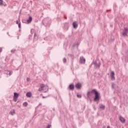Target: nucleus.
<instances>
[{
  "instance_id": "obj_3",
  "label": "nucleus",
  "mask_w": 128,
  "mask_h": 128,
  "mask_svg": "<svg viewBox=\"0 0 128 128\" xmlns=\"http://www.w3.org/2000/svg\"><path fill=\"white\" fill-rule=\"evenodd\" d=\"M80 64H86V58L84 56L80 57Z\"/></svg>"
},
{
  "instance_id": "obj_5",
  "label": "nucleus",
  "mask_w": 128,
  "mask_h": 128,
  "mask_svg": "<svg viewBox=\"0 0 128 128\" xmlns=\"http://www.w3.org/2000/svg\"><path fill=\"white\" fill-rule=\"evenodd\" d=\"M18 96L20 94L16 92H14V100L15 102H16V98H18Z\"/></svg>"
},
{
  "instance_id": "obj_31",
  "label": "nucleus",
  "mask_w": 128,
  "mask_h": 128,
  "mask_svg": "<svg viewBox=\"0 0 128 128\" xmlns=\"http://www.w3.org/2000/svg\"><path fill=\"white\" fill-rule=\"evenodd\" d=\"M77 46H78V44H77Z\"/></svg>"
},
{
  "instance_id": "obj_13",
  "label": "nucleus",
  "mask_w": 128,
  "mask_h": 128,
  "mask_svg": "<svg viewBox=\"0 0 128 128\" xmlns=\"http://www.w3.org/2000/svg\"><path fill=\"white\" fill-rule=\"evenodd\" d=\"M72 26L74 28H78V24H76V22H73Z\"/></svg>"
},
{
  "instance_id": "obj_1",
  "label": "nucleus",
  "mask_w": 128,
  "mask_h": 128,
  "mask_svg": "<svg viewBox=\"0 0 128 128\" xmlns=\"http://www.w3.org/2000/svg\"><path fill=\"white\" fill-rule=\"evenodd\" d=\"M92 92H94L95 94V98H94V100L96 102V100H100V93L96 91V89L92 90Z\"/></svg>"
},
{
  "instance_id": "obj_27",
  "label": "nucleus",
  "mask_w": 128,
  "mask_h": 128,
  "mask_svg": "<svg viewBox=\"0 0 128 128\" xmlns=\"http://www.w3.org/2000/svg\"><path fill=\"white\" fill-rule=\"evenodd\" d=\"M16 24H18L19 23H18V20L16 21Z\"/></svg>"
},
{
  "instance_id": "obj_16",
  "label": "nucleus",
  "mask_w": 128,
  "mask_h": 128,
  "mask_svg": "<svg viewBox=\"0 0 128 128\" xmlns=\"http://www.w3.org/2000/svg\"><path fill=\"white\" fill-rule=\"evenodd\" d=\"M16 112L14 111V110H12L10 112V114L12 116H14Z\"/></svg>"
},
{
  "instance_id": "obj_28",
  "label": "nucleus",
  "mask_w": 128,
  "mask_h": 128,
  "mask_svg": "<svg viewBox=\"0 0 128 128\" xmlns=\"http://www.w3.org/2000/svg\"><path fill=\"white\" fill-rule=\"evenodd\" d=\"M107 128H110V126H108Z\"/></svg>"
},
{
  "instance_id": "obj_32",
  "label": "nucleus",
  "mask_w": 128,
  "mask_h": 128,
  "mask_svg": "<svg viewBox=\"0 0 128 128\" xmlns=\"http://www.w3.org/2000/svg\"><path fill=\"white\" fill-rule=\"evenodd\" d=\"M122 128H124V127H122Z\"/></svg>"
},
{
  "instance_id": "obj_20",
  "label": "nucleus",
  "mask_w": 128,
  "mask_h": 128,
  "mask_svg": "<svg viewBox=\"0 0 128 128\" xmlns=\"http://www.w3.org/2000/svg\"><path fill=\"white\" fill-rule=\"evenodd\" d=\"M77 96H78V98H82V95L78 94H77Z\"/></svg>"
},
{
  "instance_id": "obj_30",
  "label": "nucleus",
  "mask_w": 128,
  "mask_h": 128,
  "mask_svg": "<svg viewBox=\"0 0 128 128\" xmlns=\"http://www.w3.org/2000/svg\"><path fill=\"white\" fill-rule=\"evenodd\" d=\"M42 98H44V96H43Z\"/></svg>"
},
{
  "instance_id": "obj_11",
  "label": "nucleus",
  "mask_w": 128,
  "mask_h": 128,
  "mask_svg": "<svg viewBox=\"0 0 128 128\" xmlns=\"http://www.w3.org/2000/svg\"><path fill=\"white\" fill-rule=\"evenodd\" d=\"M92 94H94V92H92V91L88 92L87 93L88 98H89V96H92Z\"/></svg>"
},
{
  "instance_id": "obj_22",
  "label": "nucleus",
  "mask_w": 128,
  "mask_h": 128,
  "mask_svg": "<svg viewBox=\"0 0 128 128\" xmlns=\"http://www.w3.org/2000/svg\"><path fill=\"white\" fill-rule=\"evenodd\" d=\"M112 88H114V84L112 83Z\"/></svg>"
},
{
  "instance_id": "obj_8",
  "label": "nucleus",
  "mask_w": 128,
  "mask_h": 128,
  "mask_svg": "<svg viewBox=\"0 0 128 128\" xmlns=\"http://www.w3.org/2000/svg\"><path fill=\"white\" fill-rule=\"evenodd\" d=\"M94 64L95 68H100V63L98 64V62H96V61H95Z\"/></svg>"
},
{
  "instance_id": "obj_4",
  "label": "nucleus",
  "mask_w": 128,
  "mask_h": 128,
  "mask_svg": "<svg viewBox=\"0 0 128 128\" xmlns=\"http://www.w3.org/2000/svg\"><path fill=\"white\" fill-rule=\"evenodd\" d=\"M110 76H111L112 80H116V78L114 77V72L112 71L110 74Z\"/></svg>"
},
{
  "instance_id": "obj_23",
  "label": "nucleus",
  "mask_w": 128,
  "mask_h": 128,
  "mask_svg": "<svg viewBox=\"0 0 128 128\" xmlns=\"http://www.w3.org/2000/svg\"><path fill=\"white\" fill-rule=\"evenodd\" d=\"M18 26L19 28H20V23H19L18 24Z\"/></svg>"
},
{
  "instance_id": "obj_10",
  "label": "nucleus",
  "mask_w": 128,
  "mask_h": 128,
  "mask_svg": "<svg viewBox=\"0 0 128 128\" xmlns=\"http://www.w3.org/2000/svg\"><path fill=\"white\" fill-rule=\"evenodd\" d=\"M32 21V18L31 16H30L28 19L27 20L28 24H30Z\"/></svg>"
},
{
  "instance_id": "obj_25",
  "label": "nucleus",
  "mask_w": 128,
  "mask_h": 128,
  "mask_svg": "<svg viewBox=\"0 0 128 128\" xmlns=\"http://www.w3.org/2000/svg\"><path fill=\"white\" fill-rule=\"evenodd\" d=\"M26 81H27V82H30V78H26Z\"/></svg>"
},
{
  "instance_id": "obj_19",
  "label": "nucleus",
  "mask_w": 128,
  "mask_h": 128,
  "mask_svg": "<svg viewBox=\"0 0 128 128\" xmlns=\"http://www.w3.org/2000/svg\"><path fill=\"white\" fill-rule=\"evenodd\" d=\"M14 52H16V49H12V50H11V52H12V54H14Z\"/></svg>"
},
{
  "instance_id": "obj_6",
  "label": "nucleus",
  "mask_w": 128,
  "mask_h": 128,
  "mask_svg": "<svg viewBox=\"0 0 128 128\" xmlns=\"http://www.w3.org/2000/svg\"><path fill=\"white\" fill-rule=\"evenodd\" d=\"M128 28H124V31L122 32V36H127L128 34Z\"/></svg>"
},
{
  "instance_id": "obj_12",
  "label": "nucleus",
  "mask_w": 128,
  "mask_h": 128,
  "mask_svg": "<svg viewBox=\"0 0 128 128\" xmlns=\"http://www.w3.org/2000/svg\"><path fill=\"white\" fill-rule=\"evenodd\" d=\"M69 88L71 90H74V86L72 84H70Z\"/></svg>"
},
{
  "instance_id": "obj_21",
  "label": "nucleus",
  "mask_w": 128,
  "mask_h": 128,
  "mask_svg": "<svg viewBox=\"0 0 128 128\" xmlns=\"http://www.w3.org/2000/svg\"><path fill=\"white\" fill-rule=\"evenodd\" d=\"M2 4H4L2 3V0H0V6H2Z\"/></svg>"
},
{
  "instance_id": "obj_24",
  "label": "nucleus",
  "mask_w": 128,
  "mask_h": 128,
  "mask_svg": "<svg viewBox=\"0 0 128 128\" xmlns=\"http://www.w3.org/2000/svg\"><path fill=\"white\" fill-rule=\"evenodd\" d=\"M2 52V48H0V52Z\"/></svg>"
},
{
  "instance_id": "obj_9",
  "label": "nucleus",
  "mask_w": 128,
  "mask_h": 128,
  "mask_svg": "<svg viewBox=\"0 0 128 128\" xmlns=\"http://www.w3.org/2000/svg\"><path fill=\"white\" fill-rule=\"evenodd\" d=\"M120 120L121 122H122V124H124V122H126V119L122 116H120Z\"/></svg>"
},
{
  "instance_id": "obj_17",
  "label": "nucleus",
  "mask_w": 128,
  "mask_h": 128,
  "mask_svg": "<svg viewBox=\"0 0 128 128\" xmlns=\"http://www.w3.org/2000/svg\"><path fill=\"white\" fill-rule=\"evenodd\" d=\"M28 103L26 102H24L23 103V106H28Z\"/></svg>"
},
{
  "instance_id": "obj_14",
  "label": "nucleus",
  "mask_w": 128,
  "mask_h": 128,
  "mask_svg": "<svg viewBox=\"0 0 128 128\" xmlns=\"http://www.w3.org/2000/svg\"><path fill=\"white\" fill-rule=\"evenodd\" d=\"M26 96L27 98H31L32 94L31 92H28L26 93Z\"/></svg>"
},
{
  "instance_id": "obj_18",
  "label": "nucleus",
  "mask_w": 128,
  "mask_h": 128,
  "mask_svg": "<svg viewBox=\"0 0 128 128\" xmlns=\"http://www.w3.org/2000/svg\"><path fill=\"white\" fill-rule=\"evenodd\" d=\"M63 62H64V63L66 62V58H63Z\"/></svg>"
},
{
  "instance_id": "obj_29",
  "label": "nucleus",
  "mask_w": 128,
  "mask_h": 128,
  "mask_svg": "<svg viewBox=\"0 0 128 128\" xmlns=\"http://www.w3.org/2000/svg\"><path fill=\"white\" fill-rule=\"evenodd\" d=\"M36 36V34H34V36Z\"/></svg>"
},
{
  "instance_id": "obj_26",
  "label": "nucleus",
  "mask_w": 128,
  "mask_h": 128,
  "mask_svg": "<svg viewBox=\"0 0 128 128\" xmlns=\"http://www.w3.org/2000/svg\"><path fill=\"white\" fill-rule=\"evenodd\" d=\"M12 72H9V74H9V76H12Z\"/></svg>"
},
{
  "instance_id": "obj_7",
  "label": "nucleus",
  "mask_w": 128,
  "mask_h": 128,
  "mask_svg": "<svg viewBox=\"0 0 128 128\" xmlns=\"http://www.w3.org/2000/svg\"><path fill=\"white\" fill-rule=\"evenodd\" d=\"M76 88H77L78 90H80L82 88V84L78 83L76 84Z\"/></svg>"
},
{
  "instance_id": "obj_15",
  "label": "nucleus",
  "mask_w": 128,
  "mask_h": 128,
  "mask_svg": "<svg viewBox=\"0 0 128 128\" xmlns=\"http://www.w3.org/2000/svg\"><path fill=\"white\" fill-rule=\"evenodd\" d=\"M100 110H104V108H106V106H104V105L101 104H100Z\"/></svg>"
},
{
  "instance_id": "obj_2",
  "label": "nucleus",
  "mask_w": 128,
  "mask_h": 128,
  "mask_svg": "<svg viewBox=\"0 0 128 128\" xmlns=\"http://www.w3.org/2000/svg\"><path fill=\"white\" fill-rule=\"evenodd\" d=\"M44 88H47V90H48V86H44V84H42L40 85V88L38 89V92H42V90H44Z\"/></svg>"
}]
</instances>
